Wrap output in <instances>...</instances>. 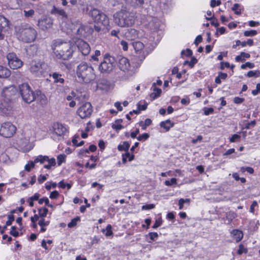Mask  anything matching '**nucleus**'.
Listing matches in <instances>:
<instances>
[{"label": "nucleus", "mask_w": 260, "mask_h": 260, "mask_svg": "<svg viewBox=\"0 0 260 260\" xmlns=\"http://www.w3.org/2000/svg\"><path fill=\"white\" fill-rule=\"evenodd\" d=\"M16 128L12 123L7 122L3 123L0 128V135L6 138H10L15 133Z\"/></svg>", "instance_id": "nucleus-9"}, {"label": "nucleus", "mask_w": 260, "mask_h": 260, "mask_svg": "<svg viewBox=\"0 0 260 260\" xmlns=\"http://www.w3.org/2000/svg\"><path fill=\"white\" fill-rule=\"evenodd\" d=\"M151 241H154L158 237V234L156 232H151L148 234Z\"/></svg>", "instance_id": "nucleus-56"}, {"label": "nucleus", "mask_w": 260, "mask_h": 260, "mask_svg": "<svg viewBox=\"0 0 260 260\" xmlns=\"http://www.w3.org/2000/svg\"><path fill=\"white\" fill-rule=\"evenodd\" d=\"M247 250L246 248L244 247V246L242 244H240L239 247V249L238 250V253L239 254H242L243 253H247Z\"/></svg>", "instance_id": "nucleus-50"}, {"label": "nucleus", "mask_w": 260, "mask_h": 260, "mask_svg": "<svg viewBox=\"0 0 260 260\" xmlns=\"http://www.w3.org/2000/svg\"><path fill=\"white\" fill-rule=\"evenodd\" d=\"M240 7V5L239 4H235L232 7V10L235 12L236 14L240 15L241 13Z\"/></svg>", "instance_id": "nucleus-44"}, {"label": "nucleus", "mask_w": 260, "mask_h": 260, "mask_svg": "<svg viewBox=\"0 0 260 260\" xmlns=\"http://www.w3.org/2000/svg\"><path fill=\"white\" fill-rule=\"evenodd\" d=\"M133 46L137 54H139L140 56H143L144 55V52L143 51L144 45L143 43L139 41L135 42L133 43Z\"/></svg>", "instance_id": "nucleus-19"}, {"label": "nucleus", "mask_w": 260, "mask_h": 260, "mask_svg": "<svg viewBox=\"0 0 260 260\" xmlns=\"http://www.w3.org/2000/svg\"><path fill=\"white\" fill-rule=\"evenodd\" d=\"M149 136L147 133H144L140 136H139L137 139L138 141H145L148 139Z\"/></svg>", "instance_id": "nucleus-46"}, {"label": "nucleus", "mask_w": 260, "mask_h": 260, "mask_svg": "<svg viewBox=\"0 0 260 260\" xmlns=\"http://www.w3.org/2000/svg\"><path fill=\"white\" fill-rule=\"evenodd\" d=\"M118 66L120 70L125 73V79H128L135 73L134 69L131 66L128 59L126 57H123L119 59Z\"/></svg>", "instance_id": "nucleus-8"}, {"label": "nucleus", "mask_w": 260, "mask_h": 260, "mask_svg": "<svg viewBox=\"0 0 260 260\" xmlns=\"http://www.w3.org/2000/svg\"><path fill=\"white\" fill-rule=\"evenodd\" d=\"M19 90L23 100L26 103H30L32 100L31 99L32 91L28 83H24L19 85Z\"/></svg>", "instance_id": "nucleus-12"}, {"label": "nucleus", "mask_w": 260, "mask_h": 260, "mask_svg": "<svg viewBox=\"0 0 260 260\" xmlns=\"http://www.w3.org/2000/svg\"><path fill=\"white\" fill-rule=\"evenodd\" d=\"M10 74L11 73L9 69L0 66V78H8Z\"/></svg>", "instance_id": "nucleus-25"}, {"label": "nucleus", "mask_w": 260, "mask_h": 260, "mask_svg": "<svg viewBox=\"0 0 260 260\" xmlns=\"http://www.w3.org/2000/svg\"><path fill=\"white\" fill-rule=\"evenodd\" d=\"M76 74L78 78L85 83H90L95 78L93 68L86 62H82L77 66Z\"/></svg>", "instance_id": "nucleus-4"}, {"label": "nucleus", "mask_w": 260, "mask_h": 260, "mask_svg": "<svg viewBox=\"0 0 260 260\" xmlns=\"http://www.w3.org/2000/svg\"><path fill=\"white\" fill-rule=\"evenodd\" d=\"M227 77L228 74L226 73L219 72L218 76L215 79V82L216 84H220L221 83V80H225Z\"/></svg>", "instance_id": "nucleus-27"}, {"label": "nucleus", "mask_w": 260, "mask_h": 260, "mask_svg": "<svg viewBox=\"0 0 260 260\" xmlns=\"http://www.w3.org/2000/svg\"><path fill=\"white\" fill-rule=\"evenodd\" d=\"M52 77L54 80V83H61L63 84L64 82V79L62 77V75L58 73H53L52 75Z\"/></svg>", "instance_id": "nucleus-24"}, {"label": "nucleus", "mask_w": 260, "mask_h": 260, "mask_svg": "<svg viewBox=\"0 0 260 260\" xmlns=\"http://www.w3.org/2000/svg\"><path fill=\"white\" fill-rule=\"evenodd\" d=\"M87 28V27L83 25L76 26V28H74L70 27V29L73 31V30H76V32L80 37H86V29Z\"/></svg>", "instance_id": "nucleus-20"}, {"label": "nucleus", "mask_w": 260, "mask_h": 260, "mask_svg": "<svg viewBox=\"0 0 260 260\" xmlns=\"http://www.w3.org/2000/svg\"><path fill=\"white\" fill-rule=\"evenodd\" d=\"M8 20L4 17L0 15V31H6L9 27Z\"/></svg>", "instance_id": "nucleus-21"}, {"label": "nucleus", "mask_w": 260, "mask_h": 260, "mask_svg": "<svg viewBox=\"0 0 260 260\" xmlns=\"http://www.w3.org/2000/svg\"><path fill=\"white\" fill-rule=\"evenodd\" d=\"M101 55V52L100 50H96L94 52V54L91 56V59L93 60L97 61L98 60V57Z\"/></svg>", "instance_id": "nucleus-53"}, {"label": "nucleus", "mask_w": 260, "mask_h": 260, "mask_svg": "<svg viewBox=\"0 0 260 260\" xmlns=\"http://www.w3.org/2000/svg\"><path fill=\"white\" fill-rule=\"evenodd\" d=\"M204 114L206 116L212 114L214 112V109L212 108H204Z\"/></svg>", "instance_id": "nucleus-52"}, {"label": "nucleus", "mask_w": 260, "mask_h": 260, "mask_svg": "<svg viewBox=\"0 0 260 260\" xmlns=\"http://www.w3.org/2000/svg\"><path fill=\"white\" fill-rule=\"evenodd\" d=\"M260 92V83H257L256 85V89L252 91V94L253 95H256Z\"/></svg>", "instance_id": "nucleus-59"}, {"label": "nucleus", "mask_w": 260, "mask_h": 260, "mask_svg": "<svg viewBox=\"0 0 260 260\" xmlns=\"http://www.w3.org/2000/svg\"><path fill=\"white\" fill-rule=\"evenodd\" d=\"M154 208V205L153 204H147L143 205L142 207V209L144 210H150Z\"/></svg>", "instance_id": "nucleus-62"}, {"label": "nucleus", "mask_w": 260, "mask_h": 260, "mask_svg": "<svg viewBox=\"0 0 260 260\" xmlns=\"http://www.w3.org/2000/svg\"><path fill=\"white\" fill-rule=\"evenodd\" d=\"M48 212V209L46 208H43L39 209V215L42 217H44L46 216Z\"/></svg>", "instance_id": "nucleus-49"}, {"label": "nucleus", "mask_w": 260, "mask_h": 260, "mask_svg": "<svg viewBox=\"0 0 260 260\" xmlns=\"http://www.w3.org/2000/svg\"><path fill=\"white\" fill-rule=\"evenodd\" d=\"M162 224V219L161 218H158L155 220V223L152 226L153 229H156Z\"/></svg>", "instance_id": "nucleus-51"}, {"label": "nucleus", "mask_w": 260, "mask_h": 260, "mask_svg": "<svg viewBox=\"0 0 260 260\" xmlns=\"http://www.w3.org/2000/svg\"><path fill=\"white\" fill-rule=\"evenodd\" d=\"M8 64L10 68L13 70L17 69L22 67L23 62L19 59L15 53H9L7 56Z\"/></svg>", "instance_id": "nucleus-13"}, {"label": "nucleus", "mask_w": 260, "mask_h": 260, "mask_svg": "<svg viewBox=\"0 0 260 260\" xmlns=\"http://www.w3.org/2000/svg\"><path fill=\"white\" fill-rule=\"evenodd\" d=\"M16 93L17 89L14 86L11 85L4 88L2 93L4 101L0 104V113L5 114L9 113L12 109L10 102Z\"/></svg>", "instance_id": "nucleus-3"}, {"label": "nucleus", "mask_w": 260, "mask_h": 260, "mask_svg": "<svg viewBox=\"0 0 260 260\" xmlns=\"http://www.w3.org/2000/svg\"><path fill=\"white\" fill-rule=\"evenodd\" d=\"M57 184L55 182H47L45 184V188L47 190H50L52 188H54L56 187Z\"/></svg>", "instance_id": "nucleus-43"}, {"label": "nucleus", "mask_w": 260, "mask_h": 260, "mask_svg": "<svg viewBox=\"0 0 260 260\" xmlns=\"http://www.w3.org/2000/svg\"><path fill=\"white\" fill-rule=\"evenodd\" d=\"M147 104L144 101H140L137 104V107L141 111L142 110H145L147 109Z\"/></svg>", "instance_id": "nucleus-39"}, {"label": "nucleus", "mask_w": 260, "mask_h": 260, "mask_svg": "<svg viewBox=\"0 0 260 260\" xmlns=\"http://www.w3.org/2000/svg\"><path fill=\"white\" fill-rule=\"evenodd\" d=\"M96 148H97V147L95 145H91L89 146L88 149L83 150L81 151V152H82V153L85 152L86 153H89V151H91V152L95 151L96 150Z\"/></svg>", "instance_id": "nucleus-45"}, {"label": "nucleus", "mask_w": 260, "mask_h": 260, "mask_svg": "<svg viewBox=\"0 0 260 260\" xmlns=\"http://www.w3.org/2000/svg\"><path fill=\"white\" fill-rule=\"evenodd\" d=\"M236 213L234 211L227 212L226 214V220H228V223L230 224L236 218Z\"/></svg>", "instance_id": "nucleus-30"}, {"label": "nucleus", "mask_w": 260, "mask_h": 260, "mask_svg": "<svg viewBox=\"0 0 260 260\" xmlns=\"http://www.w3.org/2000/svg\"><path fill=\"white\" fill-rule=\"evenodd\" d=\"M123 156H125L128 161H131L134 159L135 156L134 154H131L128 151H125L124 154H122Z\"/></svg>", "instance_id": "nucleus-48"}, {"label": "nucleus", "mask_w": 260, "mask_h": 260, "mask_svg": "<svg viewBox=\"0 0 260 260\" xmlns=\"http://www.w3.org/2000/svg\"><path fill=\"white\" fill-rule=\"evenodd\" d=\"M38 203L39 204L42 205L44 203L46 205H48V207H53V206L51 204H49V200L47 198H43L41 199H39Z\"/></svg>", "instance_id": "nucleus-36"}, {"label": "nucleus", "mask_w": 260, "mask_h": 260, "mask_svg": "<svg viewBox=\"0 0 260 260\" xmlns=\"http://www.w3.org/2000/svg\"><path fill=\"white\" fill-rule=\"evenodd\" d=\"M46 162L48 164L44 166V168L48 170H51L53 167H54L56 165V161L54 158H49L48 157V160H46Z\"/></svg>", "instance_id": "nucleus-28"}, {"label": "nucleus", "mask_w": 260, "mask_h": 260, "mask_svg": "<svg viewBox=\"0 0 260 260\" xmlns=\"http://www.w3.org/2000/svg\"><path fill=\"white\" fill-rule=\"evenodd\" d=\"M135 13L121 10L113 15L114 23L119 27H129L135 23L136 19Z\"/></svg>", "instance_id": "nucleus-2"}, {"label": "nucleus", "mask_w": 260, "mask_h": 260, "mask_svg": "<svg viewBox=\"0 0 260 260\" xmlns=\"http://www.w3.org/2000/svg\"><path fill=\"white\" fill-rule=\"evenodd\" d=\"M124 36L126 39L133 40L139 37V33L136 29L131 28L125 31Z\"/></svg>", "instance_id": "nucleus-18"}, {"label": "nucleus", "mask_w": 260, "mask_h": 260, "mask_svg": "<svg viewBox=\"0 0 260 260\" xmlns=\"http://www.w3.org/2000/svg\"><path fill=\"white\" fill-rule=\"evenodd\" d=\"M257 32L255 30H246L244 32V35L245 37H253L256 35Z\"/></svg>", "instance_id": "nucleus-41"}, {"label": "nucleus", "mask_w": 260, "mask_h": 260, "mask_svg": "<svg viewBox=\"0 0 260 260\" xmlns=\"http://www.w3.org/2000/svg\"><path fill=\"white\" fill-rule=\"evenodd\" d=\"M102 232L105 233V235L107 237L112 236L113 233L112 231V226L111 224H108L106 229L102 230Z\"/></svg>", "instance_id": "nucleus-34"}, {"label": "nucleus", "mask_w": 260, "mask_h": 260, "mask_svg": "<svg viewBox=\"0 0 260 260\" xmlns=\"http://www.w3.org/2000/svg\"><path fill=\"white\" fill-rule=\"evenodd\" d=\"M231 235L233 239L238 242L242 240L243 237V234L242 231L239 230H233L231 232Z\"/></svg>", "instance_id": "nucleus-22"}, {"label": "nucleus", "mask_w": 260, "mask_h": 260, "mask_svg": "<svg viewBox=\"0 0 260 260\" xmlns=\"http://www.w3.org/2000/svg\"><path fill=\"white\" fill-rule=\"evenodd\" d=\"M115 59L108 54L104 56L103 61L99 67V70L102 73H108L111 72L115 66Z\"/></svg>", "instance_id": "nucleus-7"}, {"label": "nucleus", "mask_w": 260, "mask_h": 260, "mask_svg": "<svg viewBox=\"0 0 260 260\" xmlns=\"http://www.w3.org/2000/svg\"><path fill=\"white\" fill-rule=\"evenodd\" d=\"M48 176V175H47V174L40 175V176L38 178V181L39 182V183H41L43 182L44 181H45V180H46L47 179Z\"/></svg>", "instance_id": "nucleus-57"}, {"label": "nucleus", "mask_w": 260, "mask_h": 260, "mask_svg": "<svg viewBox=\"0 0 260 260\" xmlns=\"http://www.w3.org/2000/svg\"><path fill=\"white\" fill-rule=\"evenodd\" d=\"M248 77H258L260 76V72L259 71H250L247 74Z\"/></svg>", "instance_id": "nucleus-37"}, {"label": "nucleus", "mask_w": 260, "mask_h": 260, "mask_svg": "<svg viewBox=\"0 0 260 260\" xmlns=\"http://www.w3.org/2000/svg\"><path fill=\"white\" fill-rule=\"evenodd\" d=\"M240 136L238 134H234L233 135L231 138L230 139V141L231 143L235 142L237 140H239L240 139Z\"/></svg>", "instance_id": "nucleus-58"}, {"label": "nucleus", "mask_w": 260, "mask_h": 260, "mask_svg": "<svg viewBox=\"0 0 260 260\" xmlns=\"http://www.w3.org/2000/svg\"><path fill=\"white\" fill-rule=\"evenodd\" d=\"M177 183V180L175 178H172L171 180H166L165 182V184L166 186H171L173 184H176Z\"/></svg>", "instance_id": "nucleus-47"}, {"label": "nucleus", "mask_w": 260, "mask_h": 260, "mask_svg": "<svg viewBox=\"0 0 260 260\" xmlns=\"http://www.w3.org/2000/svg\"><path fill=\"white\" fill-rule=\"evenodd\" d=\"M221 4L220 1L211 0L210 3V6L214 8L216 6H219Z\"/></svg>", "instance_id": "nucleus-61"}, {"label": "nucleus", "mask_w": 260, "mask_h": 260, "mask_svg": "<svg viewBox=\"0 0 260 260\" xmlns=\"http://www.w3.org/2000/svg\"><path fill=\"white\" fill-rule=\"evenodd\" d=\"M122 119H118L115 121V123L112 126V128L117 131H118L123 128V126L121 124Z\"/></svg>", "instance_id": "nucleus-32"}, {"label": "nucleus", "mask_w": 260, "mask_h": 260, "mask_svg": "<svg viewBox=\"0 0 260 260\" xmlns=\"http://www.w3.org/2000/svg\"><path fill=\"white\" fill-rule=\"evenodd\" d=\"M153 90L154 92L151 93V96L154 99L158 97L161 92V89L156 87H154Z\"/></svg>", "instance_id": "nucleus-42"}, {"label": "nucleus", "mask_w": 260, "mask_h": 260, "mask_svg": "<svg viewBox=\"0 0 260 260\" xmlns=\"http://www.w3.org/2000/svg\"><path fill=\"white\" fill-rule=\"evenodd\" d=\"M38 224L40 226H45L48 225L49 221H45L43 218H41V219L39 220Z\"/></svg>", "instance_id": "nucleus-63"}, {"label": "nucleus", "mask_w": 260, "mask_h": 260, "mask_svg": "<svg viewBox=\"0 0 260 260\" xmlns=\"http://www.w3.org/2000/svg\"><path fill=\"white\" fill-rule=\"evenodd\" d=\"M50 13L51 14L62 20V25L63 24L64 22H66V20L67 19V14L63 9L53 6L50 11Z\"/></svg>", "instance_id": "nucleus-15"}, {"label": "nucleus", "mask_w": 260, "mask_h": 260, "mask_svg": "<svg viewBox=\"0 0 260 260\" xmlns=\"http://www.w3.org/2000/svg\"><path fill=\"white\" fill-rule=\"evenodd\" d=\"M80 221V218L79 216H77L75 218L72 219L71 221L68 224V226L69 228H73L76 226L77 223Z\"/></svg>", "instance_id": "nucleus-33"}, {"label": "nucleus", "mask_w": 260, "mask_h": 260, "mask_svg": "<svg viewBox=\"0 0 260 260\" xmlns=\"http://www.w3.org/2000/svg\"><path fill=\"white\" fill-rule=\"evenodd\" d=\"M66 155L64 154H61L57 156V164L59 166H61V165L64 162L66 161Z\"/></svg>", "instance_id": "nucleus-35"}, {"label": "nucleus", "mask_w": 260, "mask_h": 260, "mask_svg": "<svg viewBox=\"0 0 260 260\" xmlns=\"http://www.w3.org/2000/svg\"><path fill=\"white\" fill-rule=\"evenodd\" d=\"M58 196L59 192L57 190H54L50 193L49 197L51 199H55L57 198Z\"/></svg>", "instance_id": "nucleus-55"}, {"label": "nucleus", "mask_w": 260, "mask_h": 260, "mask_svg": "<svg viewBox=\"0 0 260 260\" xmlns=\"http://www.w3.org/2000/svg\"><path fill=\"white\" fill-rule=\"evenodd\" d=\"M52 24L53 20L48 16H44L38 21V25L43 30L50 28Z\"/></svg>", "instance_id": "nucleus-17"}, {"label": "nucleus", "mask_w": 260, "mask_h": 260, "mask_svg": "<svg viewBox=\"0 0 260 260\" xmlns=\"http://www.w3.org/2000/svg\"><path fill=\"white\" fill-rule=\"evenodd\" d=\"M151 120L150 119L147 118L145 119L144 123L142 122L140 123V125L141 126L143 130H145L147 126L150 125L151 124Z\"/></svg>", "instance_id": "nucleus-40"}, {"label": "nucleus", "mask_w": 260, "mask_h": 260, "mask_svg": "<svg viewBox=\"0 0 260 260\" xmlns=\"http://www.w3.org/2000/svg\"><path fill=\"white\" fill-rule=\"evenodd\" d=\"M51 138L55 141L63 140L69 133V127L59 122L54 123L49 128Z\"/></svg>", "instance_id": "nucleus-5"}, {"label": "nucleus", "mask_w": 260, "mask_h": 260, "mask_svg": "<svg viewBox=\"0 0 260 260\" xmlns=\"http://www.w3.org/2000/svg\"><path fill=\"white\" fill-rule=\"evenodd\" d=\"M149 27L153 31H156L158 30L159 27V22L157 19H154L152 22L149 23Z\"/></svg>", "instance_id": "nucleus-26"}, {"label": "nucleus", "mask_w": 260, "mask_h": 260, "mask_svg": "<svg viewBox=\"0 0 260 260\" xmlns=\"http://www.w3.org/2000/svg\"><path fill=\"white\" fill-rule=\"evenodd\" d=\"M90 14L95 22L94 30L100 32L102 29V26L107 27L109 25V19L107 16L98 9H93Z\"/></svg>", "instance_id": "nucleus-6"}, {"label": "nucleus", "mask_w": 260, "mask_h": 260, "mask_svg": "<svg viewBox=\"0 0 260 260\" xmlns=\"http://www.w3.org/2000/svg\"><path fill=\"white\" fill-rule=\"evenodd\" d=\"M75 44L79 51H80L82 55H87L90 51V47L88 43L82 39H78L75 42Z\"/></svg>", "instance_id": "nucleus-14"}, {"label": "nucleus", "mask_w": 260, "mask_h": 260, "mask_svg": "<svg viewBox=\"0 0 260 260\" xmlns=\"http://www.w3.org/2000/svg\"><path fill=\"white\" fill-rule=\"evenodd\" d=\"M93 110L91 104L89 102H86L83 104L77 110V113L79 116L82 118H87L89 117Z\"/></svg>", "instance_id": "nucleus-11"}, {"label": "nucleus", "mask_w": 260, "mask_h": 260, "mask_svg": "<svg viewBox=\"0 0 260 260\" xmlns=\"http://www.w3.org/2000/svg\"><path fill=\"white\" fill-rule=\"evenodd\" d=\"M51 49L56 58L67 60L72 57L75 47L71 41L57 39L52 41Z\"/></svg>", "instance_id": "nucleus-1"}, {"label": "nucleus", "mask_w": 260, "mask_h": 260, "mask_svg": "<svg viewBox=\"0 0 260 260\" xmlns=\"http://www.w3.org/2000/svg\"><path fill=\"white\" fill-rule=\"evenodd\" d=\"M48 66L47 64L41 60V59L37 61L35 59V63L34 64V74L37 76H45L47 73Z\"/></svg>", "instance_id": "nucleus-10"}, {"label": "nucleus", "mask_w": 260, "mask_h": 260, "mask_svg": "<svg viewBox=\"0 0 260 260\" xmlns=\"http://www.w3.org/2000/svg\"><path fill=\"white\" fill-rule=\"evenodd\" d=\"M10 234L11 235H12L13 236H14L15 237H16L18 236L19 233L18 231H16L15 226H13L11 227Z\"/></svg>", "instance_id": "nucleus-54"}, {"label": "nucleus", "mask_w": 260, "mask_h": 260, "mask_svg": "<svg viewBox=\"0 0 260 260\" xmlns=\"http://www.w3.org/2000/svg\"><path fill=\"white\" fill-rule=\"evenodd\" d=\"M15 212V210H13L11 211V213L8 216V220L6 221V225L7 226L10 225L12 222L14 220V216L13 215V213Z\"/></svg>", "instance_id": "nucleus-38"}, {"label": "nucleus", "mask_w": 260, "mask_h": 260, "mask_svg": "<svg viewBox=\"0 0 260 260\" xmlns=\"http://www.w3.org/2000/svg\"><path fill=\"white\" fill-rule=\"evenodd\" d=\"M46 160H48L47 156L42 155H38L34 159V165L35 164L37 163H40L41 164H44L46 162Z\"/></svg>", "instance_id": "nucleus-29"}, {"label": "nucleus", "mask_w": 260, "mask_h": 260, "mask_svg": "<svg viewBox=\"0 0 260 260\" xmlns=\"http://www.w3.org/2000/svg\"><path fill=\"white\" fill-rule=\"evenodd\" d=\"M34 101L42 107H45L48 103L46 96L39 90L36 91L35 93H34Z\"/></svg>", "instance_id": "nucleus-16"}, {"label": "nucleus", "mask_w": 260, "mask_h": 260, "mask_svg": "<svg viewBox=\"0 0 260 260\" xmlns=\"http://www.w3.org/2000/svg\"><path fill=\"white\" fill-rule=\"evenodd\" d=\"M130 147V143L128 142H124L122 144H120L118 146V149L119 151H128Z\"/></svg>", "instance_id": "nucleus-31"}, {"label": "nucleus", "mask_w": 260, "mask_h": 260, "mask_svg": "<svg viewBox=\"0 0 260 260\" xmlns=\"http://www.w3.org/2000/svg\"><path fill=\"white\" fill-rule=\"evenodd\" d=\"M120 32L119 29H113L111 31L110 34L112 36L116 37L117 38L119 39L118 34Z\"/></svg>", "instance_id": "nucleus-64"}, {"label": "nucleus", "mask_w": 260, "mask_h": 260, "mask_svg": "<svg viewBox=\"0 0 260 260\" xmlns=\"http://www.w3.org/2000/svg\"><path fill=\"white\" fill-rule=\"evenodd\" d=\"M174 123L170 120L168 119L160 123V127L164 128L166 131H169L171 127L174 126Z\"/></svg>", "instance_id": "nucleus-23"}, {"label": "nucleus", "mask_w": 260, "mask_h": 260, "mask_svg": "<svg viewBox=\"0 0 260 260\" xmlns=\"http://www.w3.org/2000/svg\"><path fill=\"white\" fill-rule=\"evenodd\" d=\"M120 45L122 47V49L124 51H127L128 50V43L127 42L124 40H122L120 42Z\"/></svg>", "instance_id": "nucleus-60"}]
</instances>
